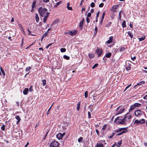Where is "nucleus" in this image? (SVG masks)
<instances>
[{
    "instance_id": "f257e3e1",
    "label": "nucleus",
    "mask_w": 147,
    "mask_h": 147,
    "mask_svg": "<svg viewBox=\"0 0 147 147\" xmlns=\"http://www.w3.org/2000/svg\"><path fill=\"white\" fill-rule=\"evenodd\" d=\"M47 9H46L45 8H43L42 7H40L38 9V11L39 13L40 14V16L43 17L45 15V14H46V13L47 12Z\"/></svg>"
},
{
    "instance_id": "f03ea898",
    "label": "nucleus",
    "mask_w": 147,
    "mask_h": 147,
    "mask_svg": "<svg viewBox=\"0 0 147 147\" xmlns=\"http://www.w3.org/2000/svg\"><path fill=\"white\" fill-rule=\"evenodd\" d=\"M121 117H119L115 119L114 120V122H115L117 124H121L122 125H125L126 124L121 119Z\"/></svg>"
},
{
    "instance_id": "7ed1b4c3",
    "label": "nucleus",
    "mask_w": 147,
    "mask_h": 147,
    "mask_svg": "<svg viewBox=\"0 0 147 147\" xmlns=\"http://www.w3.org/2000/svg\"><path fill=\"white\" fill-rule=\"evenodd\" d=\"M59 143L55 140H54L51 143L49 147H59Z\"/></svg>"
},
{
    "instance_id": "20e7f679",
    "label": "nucleus",
    "mask_w": 147,
    "mask_h": 147,
    "mask_svg": "<svg viewBox=\"0 0 147 147\" xmlns=\"http://www.w3.org/2000/svg\"><path fill=\"white\" fill-rule=\"evenodd\" d=\"M145 123V120L144 119H142L140 120L137 119L135 120L134 123L138 125L139 124H142Z\"/></svg>"
},
{
    "instance_id": "39448f33",
    "label": "nucleus",
    "mask_w": 147,
    "mask_h": 147,
    "mask_svg": "<svg viewBox=\"0 0 147 147\" xmlns=\"http://www.w3.org/2000/svg\"><path fill=\"white\" fill-rule=\"evenodd\" d=\"M141 105V104L140 103H136L134 104L133 105H132L131 106V108L129 109V111H132L134 109H136L137 107H139Z\"/></svg>"
},
{
    "instance_id": "423d86ee",
    "label": "nucleus",
    "mask_w": 147,
    "mask_h": 147,
    "mask_svg": "<svg viewBox=\"0 0 147 147\" xmlns=\"http://www.w3.org/2000/svg\"><path fill=\"white\" fill-rule=\"evenodd\" d=\"M143 113V112L140 110H138L135 111V115L137 117H139L142 115Z\"/></svg>"
},
{
    "instance_id": "0eeeda50",
    "label": "nucleus",
    "mask_w": 147,
    "mask_h": 147,
    "mask_svg": "<svg viewBox=\"0 0 147 147\" xmlns=\"http://www.w3.org/2000/svg\"><path fill=\"white\" fill-rule=\"evenodd\" d=\"M77 32V31L76 30H72V31H69L68 32H65L64 34L65 35L66 34H68L71 35V36H73L75 35Z\"/></svg>"
},
{
    "instance_id": "6e6552de",
    "label": "nucleus",
    "mask_w": 147,
    "mask_h": 147,
    "mask_svg": "<svg viewBox=\"0 0 147 147\" xmlns=\"http://www.w3.org/2000/svg\"><path fill=\"white\" fill-rule=\"evenodd\" d=\"M124 109V108L121 109V107H119L117 109L116 111H118V112L117 113L116 115H117L122 113Z\"/></svg>"
},
{
    "instance_id": "1a4fd4ad",
    "label": "nucleus",
    "mask_w": 147,
    "mask_h": 147,
    "mask_svg": "<svg viewBox=\"0 0 147 147\" xmlns=\"http://www.w3.org/2000/svg\"><path fill=\"white\" fill-rule=\"evenodd\" d=\"M95 51L98 55V57H99L101 55L102 52V50L101 49H98L97 48L96 49Z\"/></svg>"
},
{
    "instance_id": "9d476101",
    "label": "nucleus",
    "mask_w": 147,
    "mask_h": 147,
    "mask_svg": "<svg viewBox=\"0 0 147 147\" xmlns=\"http://www.w3.org/2000/svg\"><path fill=\"white\" fill-rule=\"evenodd\" d=\"M49 14V12H47L46 13V14L45 15H44V18L43 19V21L44 23L46 22Z\"/></svg>"
},
{
    "instance_id": "9b49d317",
    "label": "nucleus",
    "mask_w": 147,
    "mask_h": 147,
    "mask_svg": "<svg viewBox=\"0 0 147 147\" xmlns=\"http://www.w3.org/2000/svg\"><path fill=\"white\" fill-rule=\"evenodd\" d=\"M61 133H59L57 135L56 137L57 138L59 139L60 140L61 139H62L63 137V135Z\"/></svg>"
},
{
    "instance_id": "f8f14e48",
    "label": "nucleus",
    "mask_w": 147,
    "mask_h": 147,
    "mask_svg": "<svg viewBox=\"0 0 147 147\" xmlns=\"http://www.w3.org/2000/svg\"><path fill=\"white\" fill-rule=\"evenodd\" d=\"M95 147H104V146L102 143H97Z\"/></svg>"
},
{
    "instance_id": "ddd939ff",
    "label": "nucleus",
    "mask_w": 147,
    "mask_h": 147,
    "mask_svg": "<svg viewBox=\"0 0 147 147\" xmlns=\"http://www.w3.org/2000/svg\"><path fill=\"white\" fill-rule=\"evenodd\" d=\"M59 22V21L57 19H56L52 23V24L51 26L54 25L55 24H57V23Z\"/></svg>"
},
{
    "instance_id": "4468645a",
    "label": "nucleus",
    "mask_w": 147,
    "mask_h": 147,
    "mask_svg": "<svg viewBox=\"0 0 147 147\" xmlns=\"http://www.w3.org/2000/svg\"><path fill=\"white\" fill-rule=\"evenodd\" d=\"M15 118L17 120H18V121L17 122V124H18V123L20 122V121L21 120V119H20V116L18 115H17L16 116Z\"/></svg>"
},
{
    "instance_id": "2eb2a0df",
    "label": "nucleus",
    "mask_w": 147,
    "mask_h": 147,
    "mask_svg": "<svg viewBox=\"0 0 147 147\" xmlns=\"http://www.w3.org/2000/svg\"><path fill=\"white\" fill-rule=\"evenodd\" d=\"M28 91V88H25L23 91V93L24 94L26 95L27 94Z\"/></svg>"
},
{
    "instance_id": "dca6fc26",
    "label": "nucleus",
    "mask_w": 147,
    "mask_h": 147,
    "mask_svg": "<svg viewBox=\"0 0 147 147\" xmlns=\"http://www.w3.org/2000/svg\"><path fill=\"white\" fill-rule=\"evenodd\" d=\"M113 38V37L112 36H111L110 37L109 39L107 41V43L108 44H109L111 43L112 42V40Z\"/></svg>"
},
{
    "instance_id": "f3484780",
    "label": "nucleus",
    "mask_w": 147,
    "mask_h": 147,
    "mask_svg": "<svg viewBox=\"0 0 147 147\" xmlns=\"http://www.w3.org/2000/svg\"><path fill=\"white\" fill-rule=\"evenodd\" d=\"M35 18L36 22L38 23L39 20V18L38 14L37 13L35 14Z\"/></svg>"
},
{
    "instance_id": "a211bd4d",
    "label": "nucleus",
    "mask_w": 147,
    "mask_h": 147,
    "mask_svg": "<svg viewBox=\"0 0 147 147\" xmlns=\"http://www.w3.org/2000/svg\"><path fill=\"white\" fill-rule=\"evenodd\" d=\"M69 5H70L69 3H68L67 4V9L69 10H72V8L71 7H69Z\"/></svg>"
},
{
    "instance_id": "6ab92c4d",
    "label": "nucleus",
    "mask_w": 147,
    "mask_h": 147,
    "mask_svg": "<svg viewBox=\"0 0 147 147\" xmlns=\"http://www.w3.org/2000/svg\"><path fill=\"white\" fill-rule=\"evenodd\" d=\"M116 8V6H113L111 10L112 11L114 12L115 11Z\"/></svg>"
},
{
    "instance_id": "aec40b11",
    "label": "nucleus",
    "mask_w": 147,
    "mask_h": 147,
    "mask_svg": "<svg viewBox=\"0 0 147 147\" xmlns=\"http://www.w3.org/2000/svg\"><path fill=\"white\" fill-rule=\"evenodd\" d=\"M145 83V82L144 81H142L141 82H140L138 83L137 84V85H136L134 87V88L137 85H140L142 84H143Z\"/></svg>"
},
{
    "instance_id": "412c9836",
    "label": "nucleus",
    "mask_w": 147,
    "mask_h": 147,
    "mask_svg": "<svg viewBox=\"0 0 147 147\" xmlns=\"http://www.w3.org/2000/svg\"><path fill=\"white\" fill-rule=\"evenodd\" d=\"M62 3V2L60 1L56 3L54 6V7H57V6H58L61 3Z\"/></svg>"
},
{
    "instance_id": "4be33fe9",
    "label": "nucleus",
    "mask_w": 147,
    "mask_h": 147,
    "mask_svg": "<svg viewBox=\"0 0 147 147\" xmlns=\"http://www.w3.org/2000/svg\"><path fill=\"white\" fill-rule=\"evenodd\" d=\"M111 53H109L106 54L105 56L107 58H109L111 56Z\"/></svg>"
},
{
    "instance_id": "5701e85b",
    "label": "nucleus",
    "mask_w": 147,
    "mask_h": 147,
    "mask_svg": "<svg viewBox=\"0 0 147 147\" xmlns=\"http://www.w3.org/2000/svg\"><path fill=\"white\" fill-rule=\"evenodd\" d=\"M145 38V36H143L141 38H139L138 39L140 41H141L144 40Z\"/></svg>"
},
{
    "instance_id": "b1692460",
    "label": "nucleus",
    "mask_w": 147,
    "mask_h": 147,
    "mask_svg": "<svg viewBox=\"0 0 147 147\" xmlns=\"http://www.w3.org/2000/svg\"><path fill=\"white\" fill-rule=\"evenodd\" d=\"M0 69H1V71L2 73V74H3V76H5V73L4 72V70L2 69V67H0Z\"/></svg>"
},
{
    "instance_id": "393cba45",
    "label": "nucleus",
    "mask_w": 147,
    "mask_h": 147,
    "mask_svg": "<svg viewBox=\"0 0 147 147\" xmlns=\"http://www.w3.org/2000/svg\"><path fill=\"white\" fill-rule=\"evenodd\" d=\"M48 32H46L43 35L42 38V40L44 37L47 36V35H48Z\"/></svg>"
},
{
    "instance_id": "a878e982",
    "label": "nucleus",
    "mask_w": 147,
    "mask_h": 147,
    "mask_svg": "<svg viewBox=\"0 0 147 147\" xmlns=\"http://www.w3.org/2000/svg\"><path fill=\"white\" fill-rule=\"evenodd\" d=\"M125 21H124L122 24V26L123 27H126V26L125 24Z\"/></svg>"
},
{
    "instance_id": "bb28decb",
    "label": "nucleus",
    "mask_w": 147,
    "mask_h": 147,
    "mask_svg": "<svg viewBox=\"0 0 147 147\" xmlns=\"http://www.w3.org/2000/svg\"><path fill=\"white\" fill-rule=\"evenodd\" d=\"M83 25V22H81L80 24V26L81 27V29H82Z\"/></svg>"
},
{
    "instance_id": "cd10ccee",
    "label": "nucleus",
    "mask_w": 147,
    "mask_h": 147,
    "mask_svg": "<svg viewBox=\"0 0 147 147\" xmlns=\"http://www.w3.org/2000/svg\"><path fill=\"white\" fill-rule=\"evenodd\" d=\"M88 56L90 58H92L94 57V56L92 54H89L88 55Z\"/></svg>"
},
{
    "instance_id": "c85d7f7f",
    "label": "nucleus",
    "mask_w": 147,
    "mask_h": 147,
    "mask_svg": "<svg viewBox=\"0 0 147 147\" xmlns=\"http://www.w3.org/2000/svg\"><path fill=\"white\" fill-rule=\"evenodd\" d=\"M63 58L67 60H69V57L66 55H64Z\"/></svg>"
},
{
    "instance_id": "c756f323",
    "label": "nucleus",
    "mask_w": 147,
    "mask_h": 147,
    "mask_svg": "<svg viewBox=\"0 0 147 147\" xmlns=\"http://www.w3.org/2000/svg\"><path fill=\"white\" fill-rule=\"evenodd\" d=\"M111 24H112L111 22H109L105 26L106 27H109L111 26Z\"/></svg>"
},
{
    "instance_id": "7c9ffc66",
    "label": "nucleus",
    "mask_w": 147,
    "mask_h": 147,
    "mask_svg": "<svg viewBox=\"0 0 147 147\" xmlns=\"http://www.w3.org/2000/svg\"><path fill=\"white\" fill-rule=\"evenodd\" d=\"M127 34L131 38H132L133 37V34L131 32H128Z\"/></svg>"
},
{
    "instance_id": "2f4dec72",
    "label": "nucleus",
    "mask_w": 147,
    "mask_h": 147,
    "mask_svg": "<svg viewBox=\"0 0 147 147\" xmlns=\"http://www.w3.org/2000/svg\"><path fill=\"white\" fill-rule=\"evenodd\" d=\"M84 96L86 98H87L88 96V92L87 91L85 92L84 93Z\"/></svg>"
},
{
    "instance_id": "473e14b6",
    "label": "nucleus",
    "mask_w": 147,
    "mask_h": 147,
    "mask_svg": "<svg viewBox=\"0 0 147 147\" xmlns=\"http://www.w3.org/2000/svg\"><path fill=\"white\" fill-rule=\"evenodd\" d=\"M36 2L35 1H34V2H33V3H32V8H34V7L35 6V5H36Z\"/></svg>"
},
{
    "instance_id": "72a5a7b5",
    "label": "nucleus",
    "mask_w": 147,
    "mask_h": 147,
    "mask_svg": "<svg viewBox=\"0 0 147 147\" xmlns=\"http://www.w3.org/2000/svg\"><path fill=\"white\" fill-rule=\"evenodd\" d=\"M125 128V129H123L122 130L121 132H124V133H125L128 131V130L127 129V128L126 127L125 128Z\"/></svg>"
},
{
    "instance_id": "f704fd0d",
    "label": "nucleus",
    "mask_w": 147,
    "mask_h": 147,
    "mask_svg": "<svg viewBox=\"0 0 147 147\" xmlns=\"http://www.w3.org/2000/svg\"><path fill=\"white\" fill-rule=\"evenodd\" d=\"M60 51L61 52H64L66 51V49L64 48H62L61 49Z\"/></svg>"
},
{
    "instance_id": "c9c22d12",
    "label": "nucleus",
    "mask_w": 147,
    "mask_h": 147,
    "mask_svg": "<svg viewBox=\"0 0 147 147\" xmlns=\"http://www.w3.org/2000/svg\"><path fill=\"white\" fill-rule=\"evenodd\" d=\"M123 121H124L125 123H126V121H127V117L125 116L122 119Z\"/></svg>"
},
{
    "instance_id": "e433bc0d",
    "label": "nucleus",
    "mask_w": 147,
    "mask_h": 147,
    "mask_svg": "<svg viewBox=\"0 0 147 147\" xmlns=\"http://www.w3.org/2000/svg\"><path fill=\"white\" fill-rule=\"evenodd\" d=\"M31 69V67H28L26 68V71H28L30 70Z\"/></svg>"
},
{
    "instance_id": "4c0bfd02",
    "label": "nucleus",
    "mask_w": 147,
    "mask_h": 147,
    "mask_svg": "<svg viewBox=\"0 0 147 147\" xmlns=\"http://www.w3.org/2000/svg\"><path fill=\"white\" fill-rule=\"evenodd\" d=\"M43 85L44 86L46 84V81L45 79L42 81Z\"/></svg>"
},
{
    "instance_id": "58836bf2",
    "label": "nucleus",
    "mask_w": 147,
    "mask_h": 147,
    "mask_svg": "<svg viewBox=\"0 0 147 147\" xmlns=\"http://www.w3.org/2000/svg\"><path fill=\"white\" fill-rule=\"evenodd\" d=\"M19 27H20V30H22V31H24V29H23V27H22V25L21 24H19Z\"/></svg>"
},
{
    "instance_id": "ea45409f",
    "label": "nucleus",
    "mask_w": 147,
    "mask_h": 147,
    "mask_svg": "<svg viewBox=\"0 0 147 147\" xmlns=\"http://www.w3.org/2000/svg\"><path fill=\"white\" fill-rule=\"evenodd\" d=\"M106 127L107 125L106 124H105L102 128V130H104L106 129Z\"/></svg>"
},
{
    "instance_id": "a19ab883",
    "label": "nucleus",
    "mask_w": 147,
    "mask_h": 147,
    "mask_svg": "<svg viewBox=\"0 0 147 147\" xmlns=\"http://www.w3.org/2000/svg\"><path fill=\"white\" fill-rule=\"evenodd\" d=\"M104 18V17H101V20H100V24L101 25H102V21H103Z\"/></svg>"
},
{
    "instance_id": "79ce46f5",
    "label": "nucleus",
    "mask_w": 147,
    "mask_h": 147,
    "mask_svg": "<svg viewBox=\"0 0 147 147\" xmlns=\"http://www.w3.org/2000/svg\"><path fill=\"white\" fill-rule=\"evenodd\" d=\"M90 6L92 7H93L95 6V4L94 2H92L90 4Z\"/></svg>"
},
{
    "instance_id": "37998d69",
    "label": "nucleus",
    "mask_w": 147,
    "mask_h": 147,
    "mask_svg": "<svg viewBox=\"0 0 147 147\" xmlns=\"http://www.w3.org/2000/svg\"><path fill=\"white\" fill-rule=\"evenodd\" d=\"M98 64H95L94 66L92 67V69H94V68H96V67L98 65Z\"/></svg>"
},
{
    "instance_id": "c03bdc74",
    "label": "nucleus",
    "mask_w": 147,
    "mask_h": 147,
    "mask_svg": "<svg viewBox=\"0 0 147 147\" xmlns=\"http://www.w3.org/2000/svg\"><path fill=\"white\" fill-rule=\"evenodd\" d=\"M83 138L82 137H80L78 140V141L79 142H80L82 140Z\"/></svg>"
},
{
    "instance_id": "a18cd8bd",
    "label": "nucleus",
    "mask_w": 147,
    "mask_h": 147,
    "mask_svg": "<svg viewBox=\"0 0 147 147\" xmlns=\"http://www.w3.org/2000/svg\"><path fill=\"white\" fill-rule=\"evenodd\" d=\"M55 42V41L54 40V42H53V43H52L51 44H49V45H48L47 46V47H46V48L47 49L53 43Z\"/></svg>"
},
{
    "instance_id": "49530a36",
    "label": "nucleus",
    "mask_w": 147,
    "mask_h": 147,
    "mask_svg": "<svg viewBox=\"0 0 147 147\" xmlns=\"http://www.w3.org/2000/svg\"><path fill=\"white\" fill-rule=\"evenodd\" d=\"M104 4L103 3H101L99 5V6L100 7H103Z\"/></svg>"
},
{
    "instance_id": "de8ad7c7",
    "label": "nucleus",
    "mask_w": 147,
    "mask_h": 147,
    "mask_svg": "<svg viewBox=\"0 0 147 147\" xmlns=\"http://www.w3.org/2000/svg\"><path fill=\"white\" fill-rule=\"evenodd\" d=\"M130 65H131L130 64V65H129V66H128L127 67H126V69L127 70H129L131 68V67L130 66Z\"/></svg>"
},
{
    "instance_id": "09e8293b",
    "label": "nucleus",
    "mask_w": 147,
    "mask_h": 147,
    "mask_svg": "<svg viewBox=\"0 0 147 147\" xmlns=\"http://www.w3.org/2000/svg\"><path fill=\"white\" fill-rule=\"evenodd\" d=\"M33 89L32 86H31L29 88V91L30 92H31L32 91Z\"/></svg>"
},
{
    "instance_id": "8fccbe9b",
    "label": "nucleus",
    "mask_w": 147,
    "mask_h": 147,
    "mask_svg": "<svg viewBox=\"0 0 147 147\" xmlns=\"http://www.w3.org/2000/svg\"><path fill=\"white\" fill-rule=\"evenodd\" d=\"M51 107H50L49 108V109H48V111H47V115H48V114H49L50 111L51 110Z\"/></svg>"
},
{
    "instance_id": "3c124183",
    "label": "nucleus",
    "mask_w": 147,
    "mask_h": 147,
    "mask_svg": "<svg viewBox=\"0 0 147 147\" xmlns=\"http://www.w3.org/2000/svg\"><path fill=\"white\" fill-rule=\"evenodd\" d=\"M1 129L3 131H4L5 129V126L4 125H2V126L1 127Z\"/></svg>"
},
{
    "instance_id": "603ef678",
    "label": "nucleus",
    "mask_w": 147,
    "mask_h": 147,
    "mask_svg": "<svg viewBox=\"0 0 147 147\" xmlns=\"http://www.w3.org/2000/svg\"><path fill=\"white\" fill-rule=\"evenodd\" d=\"M114 134H115V133L113 132V133L112 134V135H111V136H109L108 138H112L113 136L114 135Z\"/></svg>"
},
{
    "instance_id": "864d4df0",
    "label": "nucleus",
    "mask_w": 147,
    "mask_h": 147,
    "mask_svg": "<svg viewBox=\"0 0 147 147\" xmlns=\"http://www.w3.org/2000/svg\"><path fill=\"white\" fill-rule=\"evenodd\" d=\"M131 84H130L129 85H128V86H127L126 87V88L125 89V90H124V91H125V90L127 89L128 88H129L130 86H131Z\"/></svg>"
},
{
    "instance_id": "5fc2aeb1",
    "label": "nucleus",
    "mask_w": 147,
    "mask_h": 147,
    "mask_svg": "<svg viewBox=\"0 0 147 147\" xmlns=\"http://www.w3.org/2000/svg\"><path fill=\"white\" fill-rule=\"evenodd\" d=\"M88 118H90L91 117V113L89 111L88 112Z\"/></svg>"
},
{
    "instance_id": "6e6d98bb",
    "label": "nucleus",
    "mask_w": 147,
    "mask_h": 147,
    "mask_svg": "<svg viewBox=\"0 0 147 147\" xmlns=\"http://www.w3.org/2000/svg\"><path fill=\"white\" fill-rule=\"evenodd\" d=\"M97 27L96 26L95 27V30H94V33L95 34H96L97 32Z\"/></svg>"
},
{
    "instance_id": "4d7b16f0",
    "label": "nucleus",
    "mask_w": 147,
    "mask_h": 147,
    "mask_svg": "<svg viewBox=\"0 0 147 147\" xmlns=\"http://www.w3.org/2000/svg\"><path fill=\"white\" fill-rule=\"evenodd\" d=\"M77 109L78 111L80 108V104L79 103H78L77 104Z\"/></svg>"
},
{
    "instance_id": "13d9d810",
    "label": "nucleus",
    "mask_w": 147,
    "mask_h": 147,
    "mask_svg": "<svg viewBox=\"0 0 147 147\" xmlns=\"http://www.w3.org/2000/svg\"><path fill=\"white\" fill-rule=\"evenodd\" d=\"M86 21L87 23H89L90 22V19L89 18L87 17L86 19Z\"/></svg>"
},
{
    "instance_id": "bf43d9fd",
    "label": "nucleus",
    "mask_w": 147,
    "mask_h": 147,
    "mask_svg": "<svg viewBox=\"0 0 147 147\" xmlns=\"http://www.w3.org/2000/svg\"><path fill=\"white\" fill-rule=\"evenodd\" d=\"M48 131L46 133V134H45V136L43 139L44 140H45V138H46V137H47V135H48Z\"/></svg>"
},
{
    "instance_id": "052dcab7",
    "label": "nucleus",
    "mask_w": 147,
    "mask_h": 147,
    "mask_svg": "<svg viewBox=\"0 0 147 147\" xmlns=\"http://www.w3.org/2000/svg\"><path fill=\"white\" fill-rule=\"evenodd\" d=\"M91 13L90 12H89L88 13V14H87V17L88 18V17H90L91 16Z\"/></svg>"
},
{
    "instance_id": "680f3d73",
    "label": "nucleus",
    "mask_w": 147,
    "mask_h": 147,
    "mask_svg": "<svg viewBox=\"0 0 147 147\" xmlns=\"http://www.w3.org/2000/svg\"><path fill=\"white\" fill-rule=\"evenodd\" d=\"M124 132H121L117 134L116 136H119V135H120L121 134H123L124 133Z\"/></svg>"
},
{
    "instance_id": "e2e57ef3",
    "label": "nucleus",
    "mask_w": 147,
    "mask_h": 147,
    "mask_svg": "<svg viewBox=\"0 0 147 147\" xmlns=\"http://www.w3.org/2000/svg\"><path fill=\"white\" fill-rule=\"evenodd\" d=\"M125 129V128H120L119 129H118V130H119L118 131H119V132H120L122 130H123V129Z\"/></svg>"
},
{
    "instance_id": "0e129e2a",
    "label": "nucleus",
    "mask_w": 147,
    "mask_h": 147,
    "mask_svg": "<svg viewBox=\"0 0 147 147\" xmlns=\"http://www.w3.org/2000/svg\"><path fill=\"white\" fill-rule=\"evenodd\" d=\"M136 56H134L133 57H131V59L133 61H134L135 60V59H136Z\"/></svg>"
},
{
    "instance_id": "69168bd1",
    "label": "nucleus",
    "mask_w": 147,
    "mask_h": 147,
    "mask_svg": "<svg viewBox=\"0 0 147 147\" xmlns=\"http://www.w3.org/2000/svg\"><path fill=\"white\" fill-rule=\"evenodd\" d=\"M99 11H98V12L96 14V18H98L99 16Z\"/></svg>"
},
{
    "instance_id": "338daca9",
    "label": "nucleus",
    "mask_w": 147,
    "mask_h": 147,
    "mask_svg": "<svg viewBox=\"0 0 147 147\" xmlns=\"http://www.w3.org/2000/svg\"><path fill=\"white\" fill-rule=\"evenodd\" d=\"M131 116H132L131 115H129L127 117V119H130V118H131Z\"/></svg>"
},
{
    "instance_id": "774afa93",
    "label": "nucleus",
    "mask_w": 147,
    "mask_h": 147,
    "mask_svg": "<svg viewBox=\"0 0 147 147\" xmlns=\"http://www.w3.org/2000/svg\"><path fill=\"white\" fill-rule=\"evenodd\" d=\"M27 30H28V34L32 35L30 34V31L28 29Z\"/></svg>"
}]
</instances>
